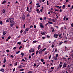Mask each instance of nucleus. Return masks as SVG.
<instances>
[{"mask_svg": "<svg viewBox=\"0 0 73 73\" xmlns=\"http://www.w3.org/2000/svg\"><path fill=\"white\" fill-rule=\"evenodd\" d=\"M64 29H66V28H67V27H66V26H64Z\"/></svg>", "mask_w": 73, "mask_h": 73, "instance_id": "34", "label": "nucleus"}, {"mask_svg": "<svg viewBox=\"0 0 73 73\" xmlns=\"http://www.w3.org/2000/svg\"><path fill=\"white\" fill-rule=\"evenodd\" d=\"M62 33H60V34H59V37H61V36H62Z\"/></svg>", "mask_w": 73, "mask_h": 73, "instance_id": "30", "label": "nucleus"}, {"mask_svg": "<svg viewBox=\"0 0 73 73\" xmlns=\"http://www.w3.org/2000/svg\"><path fill=\"white\" fill-rule=\"evenodd\" d=\"M20 52V51H19L16 52V54H19Z\"/></svg>", "mask_w": 73, "mask_h": 73, "instance_id": "38", "label": "nucleus"}, {"mask_svg": "<svg viewBox=\"0 0 73 73\" xmlns=\"http://www.w3.org/2000/svg\"><path fill=\"white\" fill-rule=\"evenodd\" d=\"M58 54H56V57L54 56H53V58L54 60H57V58L58 57Z\"/></svg>", "mask_w": 73, "mask_h": 73, "instance_id": "3", "label": "nucleus"}, {"mask_svg": "<svg viewBox=\"0 0 73 73\" xmlns=\"http://www.w3.org/2000/svg\"><path fill=\"white\" fill-rule=\"evenodd\" d=\"M17 62H16L15 63L14 65L15 66H16L17 65Z\"/></svg>", "mask_w": 73, "mask_h": 73, "instance_id": "35", "label": "nucleus"}, {"mask_svg": "<svg viewBox=\"0 0 73 73\" xmlns=\"http://www.w3.org/2000/svg\"><path fill=\"white\" fill-rule=\"evenodd\" d=\"M22 61H24V62H25V61H25L24 59H23L22 60Z\"/></svg>", "mask_w": 73, "mask_h": 73, "instance_id": "44", "label": "nucleus"}, {"mask_svg": "<svg viewBox=\"0 0 73 73\" xmlns=\"http://www.w3.org/2000/svg\"><path fill=\"white\" fill-rule=\"evenodd\" d=\"M62 65L61 64H59V67H60V68H61V67H62Z\"/></svg>", "mask_w": 73, "mask_h": 73, "instance_id": "31", "label": "nucleus"}, {"mask_svg": "<svg viewBox=\"0 0 73 73\" xmlns=\"http://www.w3.org/2000/svg\"><path fill=\"white\" fill-rule=\"evenodd\" d=\"M24 66H23V65H20L19 66L18 68H19V69H20V68H22L24 67Z\"/></svg>", "mask_w": 73, "mask_h": 73, "instance_id": "11", "label": "nucleus"}, {"mask_svg": "<svg viewBox=\"0 0 73 73\" xmlns=\"http://www.w3.org/2000/svg\"><path fill=\"white\" fill-rule=\"evenodd\" d=\"M48 23H49V24H53V23L50 21H48L47 22Z\"/></svg>", "mask_w": 73, "mask_h": 73, "instance_id": "18", "label": "nucleus"}, {"mask_svg": "<svg viewBox=\"0 0 73 73\" xmlns=\"http://www.w3.org/2000/svg\"><path fill=\"white\" fill-rule=\"evenodd\" d=\"M0 24H1V25H2V24H3V23L2 21H0Z\"/></svg>", "mask_w": 73, "mask_h": 73, "instance_id": "28", "label": "nucleus"}, {"mask_svg": "<svg viewBox=\"0 0 73 73\" xmlns=\"http://www.w3.org/2000/svg\"><path fill=\"white\" fill-rule=\"evenodd\" d=\"M33 26L32 25H31L30 26V28H33Z\"/></svg>", "mask_w": 73, "mask_h": 73, "instance_id": "56", "label": "nucleus"}, {"mask_svg": "<svg viewBox=\"0 0 73 73\" xmlns=\"http://www.w3.org/2000/svg\"><path fill=\"white\" fill-rule=\"evenodd\" d=\"M20 71H23V70H24L23 68L21 69L20 70Z\"/></svg>", "mask_w": 73, "mask_h": 73, "instance_id": "33", "label": "nucleus"}, {"mask_svg": "<svg viewBox=\"0 0 73 73\" xmlns=\"http://www.w3.org/2000/svg\"><path fill=\"white\" fill-rule=\"evenodd\" d=\"M46 50V48H45L42 50V51H43V52H44V51H45V50Z\"/></svg>", "mask_w": 73, "mask_h": 73, "instance_id": "22", "label": "nucleus"}, {"mask_svg": "<svg viewBox=\"0 0 73 73\" xmlns=\"http://www.w3.org/2000/svg\"><path fill=\"white\" fill-rule=\"evenodd\" d=\"M40 48H41V46L40 45H39L38 47V50H39Z\"/></svg>", "mask_w": 73, "mask_h": 73, "instance_id": "20", "label": "nucleus"}, {"mask_svg": "<svg viewBox=\"0 0 73 73\" xmlns=\"http://www.w3.org/2000/svg\"><path fill=\"white\" fill-rule=\"evenodd\" d=\"M65 5H64L62 6V8L63 9H65Z\"/></svg>", "mask_w": 73, "mask_h": 73, "instance_id": "21", "label": "nucleus"}, {"mask_svg": "<svg viewBox=\"0 0 73 73\" xmlns=\"http://www.w3.org/2000/svg\"><path fill=\"white\" fill-rule=\"evenodd\" d=\"M36 11H37L38 13H39L40 12V9H38L36 10Z\"/></svg>", "mask_w": 73, "mask_h": 73, "instance_id": "12", "label": "nucleus"}, {"mask_svg": "<svg viewBox=\"0 0 73 73\" xmlns=\"http://www.w3.org/2000/svg\"><path fill=\"white\" fill-rule=\"evenodd\" d=\"M41 33L42 35H45V33L44 32L43 33Z\"/></svg>", "mask_w": 73, "mask_h": 73, "instance_id": "19", "label": "nucleus"}, {"mask_svg": "<svg viewBox=\"0 0 73 73\" xmlns=\"http://www.w3.org/2000/svg\"><path fill=\"white\" fill-rule=\"evenodd\" d=\"M46 19V17H44V20H45Z\"/></svg>", "mask_w": 73, "mask_h": 73, "instance_id": "52", "label": "nucleus"}, {"mask_svg": "<svg viewBox=\"0 0 73 73\" xmlns=\"http://www.w3.org/2000/svg\"><path fill=\"white\" fill-rule=\"evenodd\" d=\"M52 21H53V22L54 23H55V22H56V19H52Z\"/></svg>", "mask_w": 73, "mask_h": 73, "instance_id": "23", "label": "nucleus"}, {"mask_svg": "<svg viewBox=\"0 0 73 73\" xmlns=\"http://www.w3.org/2000/svg\"><path fill=\"white\" fill-rule=\"evenodd\" d=\"M37 42V40H34L33 42V44H35Z\"/></svg>", "mask_w": 73, "mask_h": 73, "instance_id": "25", "label": "nucleus"}, {"mask_svg": "<svg viewBox=\"0 0 73 73\" xmlns=\"http://www.w3.org/2000/svg\"><path fill=\"white\" fill-rule=\"evenodd\" d=\"M51 47H52V48H54V45H53V44H52Z\"/></svg>", "mask_w": 73, "mask_h": 73, "instance_id": "54", "label": "nucleus"}, {"mask_svg": "<svg viewBox=\"0 0 73 73\" xmlns=\"http://www.w3.org/2000/svg\"><path fill=\"white\" fill-rule=\"evenodd\" d=\"M33 72V71H30L28 72V73H32Z\"/></svg>", "mask_w": 73, "mask_h": 73, "instance_id": "36", "label": "nucleus"}, {"mask_svg": "<svg viewBox=\"0 0 73 73\" xmlns=\"http://www.w3.org/2000/svg\"><path fill=\"white\" fill-rule=\"evenodd\" d=\"M58 36V34H54V37H55V38H57Z\"/></svg>", "mask_w": 73, "mask_h": 73, "instance_id": "5", "label": "nucleus"}, {"mask_svg": "<svg viewBox=\"0 0 73 73\" xmlns=\"http://www.w3.org/2000/svg\"><path fill=\"white\" fill-rule=\"evenodd\" d=\"M29 29H30V28H27L24 31V33H25V34H26V33H27V32L28 31H29Z\"/></svg>", "mask_w": 73, "mask_h": 73, "instance_id": "2", "label": "nucleus"}, {"mask_svg": "<svg viewBox=\"0 0 73 73\" xmlns=\"http://www.w3.org/2000/svg\"><path fill=\"white\" fill-rule=\"evenodd\" d=\"M66 20H69V19L68 18H66Z\"/></svg>", "mask_w": 73, "mask_h": 73, "instance_id": "60", "label": "nucleus"}, {"mask_svg": "<svg viewBox=\"0 0 73 73\" xmlns=\"http://www.w3.org/2000/svg\"><path fill=\"white\" fill-rule=\"evenodd\" d=\"M6 3V1H4L3 2H2V4H4Z\"/></svg>", "mask_w": 73, "mask_h": 73, "instance_id": "32", "label": "nucleus"}, {"mask_svg": "<svg viewBox=\"0 0 73 73\" xmlns=\"http://www.w3.org/2000/svg\"><path fill=\"white\" fill-rule=\"evenodd\" d=\"M10 57H12V58H13L14 57V56H13L12 55H11Z\"/></svg>", "mask_w": 73, "mask_h": 73, "instance_id": "37", "label": "nucleus"}, {"mask_svg": "<svg viewBox=\"0 0 73 73\" xmlns=\"http://www.w3.org/2000/svg\"><path fill=\"white\" fill-rule=\"evenodd\" d=\"M65 19H66V17L65 16V17H64L63 18L64 20V21L65 20Z\"/></svg>", "mask_w": 73, "mask_h": 73, "instance_id": "43", "label": "nucleus"}, {"mask_svg": "<svg viewBox=\"0 0 73 73\" xmlns=\"http://www.w3.org/2000/svg\"><path fill=\"white\" fill-rule=\"evenodd\" d=\"M42 38L43 39H45V37L44 36H42Z\"/></svg>", "mask_w": 73, "mask_h": 73, "instance_id": "50", "label": "nucleus"}, {"mask_svg": "<svg viewBox=\"0 0 73 73\" xmlns=\"http://www.w3.org/2000/svg\"><path fill=\"white\" fill-rule=\"evenodd\" d=\"M15 68H14L13 70V72H15Z\"/></svg>", "mask_w": 73, "mask_h": 73, "instance_id": "58", "label": "nucleus"}, {"mask_svg": "<svg viewBox=\"0 0 73 73\" xmlns=\"http://www.w3.org/2000/svg\"><path fill=\"white\" fill-rule=\"evenodd\" d=\"M33 66H34V67L36 66V63H35L34 64Z\"/></svg>", "mask_w": 73, "mask_h": 73, "instance_id": "51", "label": "nucleus"}, {"mask_svg": "<svg viewBox=\"0 0 73 73\" xmlns=\"http://www.w3.org/2000/svg\"><path fill=\"white\" fill-rule=\"evenodd\" d=\"M9 20L10 23H14L13 22H14V19L13 18H9Z\"/></svg>", "mask_w": 73, "mask_h": 73, "instance_id": "1", "label": "nucleus"}, {"mask_svg": "<svg viewBox=\"0 0 73 73\" xmlns=\"http://www.w3.org/2000/svg\"><path fill=\"white\" fill-rule=\"evenodd\" d=\"M6 52H9V50H6Z\"/></svg>", "mask_w": 73, "mask_h": 73, "instance_id": "59", "label": "nucleus"}, {"mask_svg": "<svg viewBox=\"0 0 73 73\" xmlns=\"http://www.w3.org/2000/svg\"><path fill=\"white\" fill-rule=\"evenodd\" d=\"M54 67H51V69H52H52H54Z\"/></svg>", "mask_w": 73, "mask_h": 73, "instance_id": "55", "label": "nucleus"}, {"mask_svg": "<svg viewBox=\"0 0 73 73\" xmlns=\"http://www.w3.org/2000/svg\"><path fill=\"white\" fill-rule=\"evenodd\" d=\"M64 67H66V63L63 64V68H64Z\"/></svg>", "mask_w": 73, "mask_h": 73, "instance_id": "10", "label": "nucleus"}, {"mask_svg": "<svg viewBox=\"0 0 73 73\" xmlns=\"http://www.w3.org/2000/svg\"><path fill=\"white\" fill-rule=\"evenodd\" d=\"M15 23L14 22L11 23L10 24V27H12L13 25H15Z\"/></svg>", "mask_w": 73, "mask_h": 73, "instance_id": "6", "label": "nucleus"}, {"mask_svg": "<svg viewBox=\"0 0 73 73\" xmlns=\"http://www.w3.org/2000/svg\"><path fill=\"white\" fill-rule=\"evenodd\" d=\"M38 52H39L37 50V51H36V55L37 54H38Z\"/></svg>", "mask_w": 73, "mask_h": 73, "instance_id": "41", "label": "nucleus"}, {"mask_svg": "<svg viewBox=\"0 0 73 73\" xmlns=\"http://www.w3.org/2000/svg\"><path fill=\"white\" fill-rule=\"evenodd\" d=\"M67 68H68V69H70V66L69 65L67 66Z\"/></svg>", "mask_w": 73, "mask_h": 73, "instance_id": "17", "label": "nucleus"}, {"mask_svg": "<svg viewBox=\"0 0 73 73\" xmlns=\"http://www.w3.org/2000/svg\"><path fill=\"white\" fill-rule=\"evenodd\" d=\"M37 64H38V65H37V66L36 67V68H37L38 67V66L39 65H40V64H38V63H37Z\"/></svg>", "mask_w": 73, "mask_h": 73, "instance_id": "39", "label": "nucleus"}, {"mask_svg": "<svg viewBox=\"0 0 73 73\" xmlns=\"http://www.w3.org/2000/svg\"><path fill=\"white\" fill-rule=\"evenodd\" d=\"M31 58H32V57L31 56V55L29 56V58L30 59Z\"/></svg>", "mask_w": 73, "mask_h": 73, "instance_id": "48", "label": "nucleus"}, {"mask_svg": "<svg viewBox=\"0 0 73 73\" xmlns=\"http://www.w3.org/2000/svg\"><path fill=\"white\" fill-rule=\"evenodd\" d=\"M0 71L2 72H4V69L3 68H2L0 70Z\"/></svg>", "mask_w": 73, "mask_h": 73, "instance_id": "15", "label": "nucleus"}, {"mask_svg": "<svg viewBox=\"0 0 73 73\" xmlns=\"http://www.w3.org/2000/svg\"><path fill=\"white\" fill-rule=\"evenodd\" d=\"M36 5L37 7H40V5H39V4L38 3H36Z\"/></svg>", "mask_w": 73, "mask_h": 73, "instance_id": "13", "label": "nucleus"}, {"mask_svg": "<svg viewBox=\"0 0 73 73\" xmlns=\"http://www.w3.org/2000/svg\"><path fill=\"white\" fill-rule=\"evenodd\" d=\"M62 44V42H60V43L59 44V45H61V44Z\"/></svg>", "mask_w": 73, "mask_h": 73, "instance_id": "57", "label": "nucleus"}, {"mask_svg": "<svg viewBox=\"0 0 73 73\" xmlns=\"http://www.w3.org/2000/svg\"><path fill=\"white\" fill-rule=\"evenodd\" d=\"M71 26L72 27H73V23H72V24L71 25Z\"/></svg>", "mask_w": 73, "mask_h": 73, "instance_id": "53", "label": "nucleus"}, {"mask_svg": "<svg viewBox=\"0 0 73 73\" xmlns=\"http://www.w3.org/2000/svg\"><path fill=\"white\" fill-rule=\"evenodd\" d=\"M17 47H14L13 48V49L14 50H15V49H16Z\"/></svg>", "mask_w": 73, "mask_h": 73, "instance_id": "45", "label": "nucleus"}, {"mask_svg": "<svg viewBox=\"0 0 73 73\" xmlns=\"http://www.w3.org/2000/svg\"><path fill=\"white\" fill-rule=\"evenodd\" d=\"M10 38H11V36H9V37L8 38V39H10Z\"/></svg>", "mask_w": 73, "mask_h": 73, "instance_id": "61", "label": "nucleus"}, {"mask_svg": "<svg viewBox=\"0 0 73 73\" xmlns=\"http://www.w3.org/2000/svg\"><path fill=\"white\" fill-rule=\"evenodd\" d=\"M40 27L41 28H44V25L42 24V23H40Z\"/></svg>", "mask_w": 73, "mask_h": 73, "instance_id": "9", "label": "nucleus"}, {"mask_svg": "<svg viewBox=\"0 0 73 73\" xmlns=\"http://www.w3.org/2000/svg\"><path fill=\"white\" fill-rule=\"evenodd\" d=\"M3 62L5 63L6 62V58H5L3 60Z\"/></svg>", "mask_w": 73, "mask_h": 73, "instance_id": "16", "label": "nucleus"}, {"mask_svg": "<svg viewBox=\"0 0 73 73\" xmlns=\"http://www.w3.org/2000/svg\"><path fill=\"white\" fill-rule=\"evenodd\" d=\"M41 12H42V9H41L40 10Z\"/></svg>", "mask_w": 73, "mask_h": 73, "instance_id": "62", "label": "nucleus"}, {"mask_svg": "<svg viewBox=\"0 0 73 73\" xmlns=\"http://www.w3.org/2000/svg\"><path fill=\"white\" fill-rule=\"evenodd\" d=\"M50 21H51L52 20V19L50 18H49L48 19Z\"/></svg>", "mask_w": 73, "mask_h": 73, "instance_id": "47", "label": "nucleus"}, {"mask_svg": "<svg viewBox=\"0 0 73 73\" xmlns=\"http://www.w3.org/2000/svg\"><path fill=\"white\" fill-rule=\"evenodd\" d=\"M42 62H44V61H45V60H42V59H41L40 60Z\"/></svg>", "mask_w": 73, "mask_h": 73, "instance_id": "40", "label": "nucleus"}, {"mask_svg": "<svg viewBox=\"0 0 73 73\" xmlns=\"http://www.w3.org/2000/svg\"><path fill=\"white\" fill-rule=\"evenodd\" d=\"M6 33H7V32H6V31H4L3 32V35H6Z\"/></svg>", "mask_w": 73, "mask_h": 73, "instance_id": "14", "label": "nucleus"}, {"mask_svg": "<svg viewBox=\"0 0 73 73\" xmlns=\"http://www.w3.org/2000/svg\"><path fill=\"white\" fill-rule=\"evenodd\" d=\"M51 57H52V55H50L49 57V59H50V58H51Z\"/></svg>", "mask_w": 73, "mask_h": 73, "instance_id": "42", "label": "nucleus"}, {"mask_svg": "<svg viewBox=\"0 0 73 73\" xmlns=\"http://www.w3.org/2000/svg\"><path fill=\"white\" fill-rule=\"evenodd\" d=\"M30 16V15H29V13H28L27 15V17H29V16Z\"/></svg>", "mask_w": 73, "mask_h": 73, "instance_id": "27", "label": "nucleus"}, {"mask_svg": "<svg viewBox=\"0 0 73 73\" xmlns=\"http://www.w3.org/2000/svg\"><path fill=\"white\" fill-rule=\"evenodd\" d=\"M23 30H21V31H20V33H23Z\"/></svg>", "mask_w": 73, "mask_h": 73, "instance_id": "64", "label": "nucleus"}, {"mask_svg": "<svg viewBox=\"0 0 73 73\" xmlns=\"http://www.w3.org/2000/svg\"><path fill=\"white\" fill-rule=\"evenodd\" d=\"M9 19H7V20L6 21V22H7V23H8L9 21Z\"/></svg>", "mask_w": 73, "mask_h": 73, "instance_id": "24", "label": "nucleus"}, {"mask_svg": "<svg viewBox=\"0 0 73 73\" xmlns=\"http://www.w3.org/2000/svg\"><path fill=\"white\" fill-rule=\"evenodd\" d=\"M40 20H42V18H40Z\"/></svg>", "mask_w": 73, "mask_h": 73, "instance_id": "63", "label": "nucleus"}, {"mask_svg": "<svg viewBox=\"0 0 73 73\" xmlns=\"http://www.w3.org/2000/svg\"><path fill=\"white\" fill-rule=\"evenodd\" d=\"M21 42H17L18 44H19V45H21Z\"/></svg>", "mask_w": 73, "mask_h": 73, "instance_id": "26", "label": "nucleus"}, {"mask_svg": "<svg viewBox=\"0 0 73 73\" xmlns=\"http://www.w3.org/2000/svg\"><path fill=\"white\" fill-rule=\"evenodd\" d=\"M25 24H24L23 25V28H25Z\"/></svg>", "mask_w": 73, "mask_h": 73, "instance_id": "49", "label": "nucleus"}, {"mask_svg": "<svg viewBox=\"0 0 73 73\" xmlns=\"http://www.w3.org/2000/svg\"><path fill=\"white\" fill-rule=\"evenodd\" d=\"M22 20H25V15H23L22 17Z\"/></svg>", "mask_w": 73, "mask_h": 73, "instance_id": "8", "label": "nucleus"}, {"mask_svg": "<svg viewBox=\"0 0 73 73\" xmlns=\"http://www.w3.org/2000/svg\"><path fill=\"white\" fill-rule=\"evenodd\" d=\"M29 53H32V52H35V49H32L31 50H29Z\"/></svg>", "mask_w": 73, "mask_h": 73, "instance_id": "4", "label": "nucleus"}, {"mask_svg": "<svg viewBox=\"0 0 73 73\" xmlns=\"http://www.w3.org/2000/svg\"><path fill=\"white\" fill-rule=\"evenodd\" d=\"M49 3V1H47V5H49V3Z\"/></svg>", "mask_w": 73, "mask_h": 73, "instance_id": "46", "label": "nucleus"}, {"mask_svg": "<svg viewBox=\"0 0 73 73\" xmlns=\"http://www.w3.org/2000/svg\"><path fill=\"white\" fill-rule=\"evenodd\" d=\"M21 54L22 55V57H23L24 56V53L21 52Z\"/></svg>", "mask_w": 73, "mask_h": 73, "instance_id": "29", "label": "nucleus"}, {"mask_svg": "<svg viewBox=\"0 0 73 73\" xmlns=\"http://www.w3.org/2000/svg\"><path fill=\"white\" fill-rule=\"evenodd\" d=\"M42 52H43V51H42V50L40 49L39 51V54H42Z\"/></svg>", "mask_w": 73, "mask_h": 73, "instance_id": "7", "label": "nucleus"}]
</instances>
